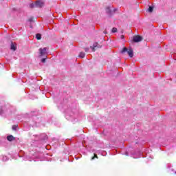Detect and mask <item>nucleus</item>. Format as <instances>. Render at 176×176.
Returning a JSON list of instances; mask_svg holds the SVG:
<instances>
[{"instance_id":"nucleus-19","label":"nucleus","mask_w":176,"mask_h":176,"mask_svg":"<svg viewBox=\"0 0 176 176\" xmlns=\"http://www.w3.org/2000/svg\"><path fill=\"white\" fill-rule=\"evenodd\" d=\"M104 34H107V32L104 31Z\"/></svg>"},{"instance_id":"nucleus-3","label":"nucleus","mask_w":176,"mask_h":176,"mask_svg":"<svg viewBox=\"0 0 176 176\" xmlns=\"http://www.w3.org/2000/svg\"><path fill=\"white\" fill-rule=\"evenodd\" d=\"M92 49V52H96L97 49H101V45L98 44V43H94L93 46L90 47Z\"/></svg>"},{"instance_id":"nucleus-1","label":"nucleus","mask_w":176,"mask_h":176,"mask_svg":"<svg viewBox=\"0 0 176 176\" xmlns=\"http://www.w3.org/2000/svg\"><path fill=\"white\" fill-rule=\"evenodd\" d=\"M120 53L122 54H124V53H127V54H129V57H133V56H134V51L133 50V49L129 48L127 49V47H124L121 51Z\"/></svg>"},{"instance_id":"nucleus-10","label":"nucleus","mask_w":176,"mask_h":176,"mask_svg":"<svg viewBox=\"0 0 176 176\" xmlns=\"http://www.w3.org/2000/svg\"><path fill=\"white\" fill-rule=\"evenodd\" d=\"M17 127H19L18 124H15L12 126V130H14V131H16V130H17Z\"/></svg>"},{"instance_id":"nucleus-8","label":"nucleus","mask_w":176,"mask_h":176,"mask_svg":"<svg viewBox=\"0 0 176 176\" xmlns=\"http://www.w3.org/2000/svg\"><path fill=\"white\" fill-rule=\"evenodd\" d=\"M36 38L38 41H41V39H42V36L41 35V34H36Z\"/></svg>"},{"instance_id":"nucleus-18","label":"nucleus","mask_w":176,"mask_h":176,"mask_svg":"<svg viewBox=\"0 0 176 176\" xmlns=\"http://www.w3.org/2000/svg\"><path fill=\"white\" fill-rule=\"evenodd\" d=\"M124 38V36L122 35L121 36V39H123Z\"/></svg>"},{"instance_id":"nucleus-13","label":"nucleus","mask_w":176,"mask_h":176,"mask_svg":"<svg viewBox=\"0 0 176 176\" xmlns=\"http://www.w3.org/2000/svg\"><path fill=\"white\" fill-rule=\"evenodd\" d=\"M113 33L118 32V29L116 28H113L111 30Z\"/></svg>"},{"instance_id":"nucleus-20","label":"nucleus","mask_w":176,"mask_h":176,"mask_svg":"<svg viewBox=\"0 0 176 176\" xmlns=\"http://www.w3.org/2000/svg\"><path fill=\"white\" fill-rule=\"evenodd\" d=\"M1 113H2V111H0V115H1Z\"/></svg>"},{"instance_id":"nucleus-5","label":"nucleus","mask_w":176,"mask_h":176,"mask_svg":"<svg viewBox=\"0 0 176 176\" xmlns=\"http://www.w3.org/2000/svg\"><path fill=\"white\" fill-rule=\"evenodd\" d=\"M10 49L11 50L16 52V49H17V45L13 42H11Z\"/></svg>"},{"instance_id":"nucleus-6","label":"nucleus","mask_w":176,"mask_h":176,"mask_svg":"<svg viewBox=\"0 0 176 176\" xmlns=\"http://www.w3.org/2000/svg\"><path fill=\"white\" fill-rule=\"evenodd\" d=\"M46 47H44L43 49L40 48L39 52H40V56H45L46 54Z\"/></svg>"},{"instance_id":"nucleus-9","label":"nucleus","mask_w":176,"mask_h":176,"mask_svg":"<svg viewBox=\"0 0 176 176\" xmlns=\"http://www.w3.org/2000/svg\"><path fill=\"white\" fill-rule=\"evenodd\" d=\"M85 52H80L79 54V57H80L81 58H85Z\"/></svg>"},{"instance_id":"nucleus-4","label":"nucleus","mask_w":176,"mask_h":176,"mask_svg":"<svg viewBox=\"0 0 176 176\" xmlns=\"http://www.w3.org/2000/svg\"><path fill=\"white\" fill-rule=\"evenodd\" d=\"M43 6H45V3L43 1L39 0L35 2L36 8H43Z\"/></svg>"},{"instance_id":"nucleus-17","label":"nucleus","mask_w":176,"mask_h":176,"mask_svg":"<svg viewBox=\"0 0 176 176\" xmlns=\"http://www.w3.org/2000/svg\"><path fill=\"white\" fill-rule=\"evenodd\" d=\"M85 52H89V48H85Z\"/></svg>"},{"instance_id":"nucleus-15","label":"nucleus","mask_w":176,"mask_h":176,"mask_svg":"<svg viewBox=\"0 0 176 176\" xmlns=\"http://www.w3.org/2000/svg\"><path fill=\"white\" fill-rule=\"evenodd\" d=\"M172 173H170L171 175L176 174V172L174 170H171Z\"/></svg>"},{"instance_id":"nucleus-16","label":"nucleus","mask_w":176,"mask_h":176,"mask_svg":"<svg viewBox=\"0 0 176 176\" xmlns=\"http://www.w3.org/2000/svg\"><path fill=\"white\" fill-rule=\"evenodd\" d=\"M41 61L43 62V63H46V58H43V59H41Z\"/></svg>"},{"instance_id":"nucleus-2","label":"nucleus","mask_w":176,"mask_h":176,"mask_svg":"<svg viewBox=\"0 0 176 176\" xmlns=\"http://www.w3.org/2000/svg\"><path fill=\"white\" fill-rule=\"evenodd\" d=\"M142 39H144L142 38V36H141L140 35H135V36H133V41L135 43H138V42H141L142 41Z\"/></svg>"},{"instance_id":"nucleus-7","label":"nucleus","mask_w":176,"mask_h":176,"mask_svg":"<svg viewBox=\"0 0 176 176\" xmlns=\"http://www.w3.org/2000/svg\"><path fill=\"white\" fill-rule=\"evenodd\" d=\"M7 140H8V141H10V142H12V141L16 140V138L12 135H10L7 137Z\"/></svg>"},{"instance_id":"nucleus-14","label":"nucleus","mask_w":176,"mask_h":176,"mask_svg":"<svg viewBox=\"0 0 176 176\" xmlns=\"http://www.w3.org/2000/svg\"><path fill=\"white\" fill-rule=\"evenodd\" d=\"M30 8H31V9H33V8H35V3H34V4L33 3H31V4L30 5Z\"/></svg>"},{"instance_id":"nucleus-12","label":"nucleus","mask_w":176,"mask_h":176,"mask_svg":"<svg viewBox=\"0 0 176 176\" xmlns=\"http://www.w3.org/2000/svg\"><path fill=\"white\" fill-rule=\"evenodd\" d=\"M98 156L97 155V154H94V156H93L91 157V160H94V159H98Z\"/></svg>"},{"instance_id":"nucleus-21","label":"nucleus","mask_w":176,"mask_h":176,"mask_svg":"<svg viewBox=\"0 0 176 176\" xmlns=\"http://www.w3.org/2000/svg\"><path fill=\"white\" fill-rule=\"evenodd\" d=\"M116 9H114V12L116 11Z\"/></svg>"},{"instance_id":"nucleus-11","label":"nucleus","mask_w":176,"mask_h":176,"mask_svg":"<svg viewBox=\"0 0 176 176\" xmlns=\"http://www.w3.org/2000/svg\"><path fill=\"white\" fill-rule=\"evenodd\" d=\"M148 10L150 13H152V12H153V7L149 6Z\"/></svg>"}]
</instances>
